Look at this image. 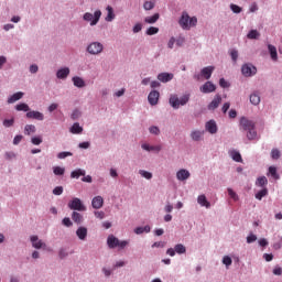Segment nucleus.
Wrapping results in <instances>:
<instances>
[{
	"mask_svg": "<svg viewBox=\"0 0 282 282\" xmlns=\"http://www.w3.org/2000/svg\"><path fill=\"white\" fill-rule=\"evenodd\" d=\"M267 175H271V177H273V180L280 178L279 173L276 172V166H270Z\"/></svg>",
	"mask_w": 282,
	"mask_h": 282,
	"instance_id": "a19ab883",
	"label": "nucleus"
},
{
	"mask_svg": "<svg viewBox=\"0 0 282 282\" xmlns=\"http://www.w3.org/2000/svg\"><path fill=\"white\" fill-rule=\"evenodd\" d=\"M31 142L32 144H34L35 147H39V144H42L43 143V138L41 137H33L31 139Z\"/></svg>",
	"mask_w": 282,
	"mask_h": 282,
	"instance_id": "052dcab7",
	"label": "nucleus"
},
{
	"mask_svg": "<svg viewBox=\"0 0 282 282\" xmlns=\"http://www.w3.org/2000/svg\"><path fill=\"white\" fill-rule=\"evenodd\" d=\"M62 224L66 228H72V226H74V223H72V219L69 217L63 218Z\"/></svg>",
	"mask_w": 282,
	"mask_h": 282,
	"instance_id": "13d9d810",
	"label": "nucleus"
},
{
	"mask_svg": "<svg viewBox=\"0 0 282 282\" xmlns=\"http://www.w3.org/2000/svg\"><path fill=\"white\" fill-rule=\"evenodd\" d=\"M191 95H183L181 98H178L177 95H172L169 102L173 109H180V107L187 105Z\"/></svg>",
	"mask_w": 282,
	"mask_h": 282,
	"instance_id": "20e7f679",
	"label": "nucleus"
},
{
	"mask_svg": "<svg viewBox=\"0 0 282 282\" xmlns=\"http://www.w3.org/2000/svg\"><path fill=\"white\" fill-rule=\"evenodd\" d=\"M241 74L245 78H252V76H257V66L251 63L243 64L241 66Z\"/></svg>",
	"mask_w": 282,
	"mask_h": 282,
	"instance_id": "0eeeda50",
	"label": "nucleus"
},
{
	"mask_svg": "<svg viewBox=\"0 0 282 282\" xmlns=\"http://www.w3.org/2000/svg\"><path fill=\"white\" fill-rule=\"evenodd\" d=\"M239 127H240V131H250V129H254L256 124H254V121L246 117H241L239 120Z\"/></svg>",
	"mask_w": 282,
	"mask_h": 282,
	"instance_id": "9d476101",
	"label": "nucleus"
},
{
	"mask_svg": "<svg viewBox=\"0 0 282 282\" xmlns=\"http://www.w3.org/2000/svg\"><path fill=\"white\" fill-rule=\"evenodd\" d=\"M205 131H207V133H210V135H215V133L219 131V128L217 127V121L213 119L207 121L205 123Z\"/></svg>",
	"mask_w": 282,
	"mask_h": 282,
	"instance_id": "f3484780",
	"label": "nucleus"
},
{
	"mask_svg": "<svg viewBox=\"0 0 282 282\" xmlns=\"http://www.w3.org/2000/svg\"><path fill=\"white\" fill-rule=\"evenodd\" d=\"M91 206L95 208V210H100V208L105 206V199L102 196H95L91 200Z\"/></svg>",
	"mask_w": 282,
	"mask_h": 282,
	"instance_id": "4be33fe9",
	"label": "nucleus"
},
{
	"mask_svg": "<svg viewBox=\"0 0 282 282\" xmlns=\"http://www.w3.org/2000/svg\"><path fill=\"white\" fill-rule=\"evenodd\" d=\"M197 204L204 208H210V202L206 198V195L202 194L197 197Z\"/></svg>",
	"mask_w": 282,
	"mask_h": 282,
	"instance_id": "c756f323",
	"label": "nucleus"
},
{
	"mask_svg": "<svg viewBox=\"0 0 282 282\" xmlns=\"http://www.w3.org/2000/svg\"><path fill=\"white\" fill-rule=\"evenodd\" d=\"M70 72L72 70L69 69V67L64 66V67H61L56 70L55 76L58 80H67V78L69 77Z\"/></svg>",
	"mask_w": 282,
	"mask_h": 282,
	"instance_id": "f8f14e48",
	"label": "nucleus"
},
{
	"mask_svg": "<svg viewBox=\"0 0 282 282\" xmlns=\"http://www.w3.org/2000/svg\"><path fill=\"white\" fill-rule=\"evenodd\" d=\"M158 32H160V29L158 26H150L147 29L145 34L148 36H153L155 34H158Z\"/></svg>",
	"mask_w": 282,
	"mask_h": 282,
	"instance_id": "37998d69",
	"label": "nucleus"
},
{
	"mask_svg": "<svg viewBox=\"0 0 282 282\" xmlns=\"http://www.w3.org/2000/svg\"><path fill=\"white\" fill-rule=\"evenodd\" d=\"M68 208L74 212L78 210V213H85V210H87V207L78 197H75L70 202H68Z\"/></svg>",
	"mask_w": 282,
	"mask_h": 282,
	"instance_id": "423d86ee",
	"label": "nucleus"
},
{
	"mask_svg": "<svg viewBox=\"0 0 282 282\" xmlns=\"http://www.w3.org/2000/svg\"><path fill=\"white\" fill-rule=\"evenodd\" d=\"M70 133H73L74 135H80V133H83V127L80 126V123L75 122L73 123V126L69 128Z\"/></svg>",
	"mask_w": 282,
	"mask_h": 282,
	"instance_id": "2f4dec72",
	"label": "nucleus"
},
{
	"mask_svg": "<svg viewBox=\"0 0 282 282\" xmlns=\"http://www.w3.org/2000/svg\"><path fill=\"white\" fill-rule=\"evenodd\" d=\"M230 10L231 12H234V14H241V12L243 11V9L235 3L230 4Z\"/></svg>",
	"mask_w": 282,
	"mask_h": 282,
	"instance_id": "de8ad7c7",
	"label": "nucleus"
},
{
	"mask_svg": "<svg viewBox=\"0 0 282 282\" xmlns=\"http://www.w3.org/2000/svg\"><path fill=\"white\" fill-rule=\"evenodd\" d=\"M254 197L259 202H261L263 199V197H268V189H267V187H262V189H260L258 193H256Z\"/></svg>",
	"mask_w": 282,
	"mask_h": 282,
	"instance_id": "4c0bfd02",
	"label": "nucleus"
},
{
	"mask_svg": "<svg viewBox=\"0 0 282 282\" xmlns=\"http://www.w3.org/2000/svg\"><path fill=\"white\" fill-rule=\"evenodd\" d=\"M144 232H147V234L151 232V227L149 225H147L144 227L134 228L135 235H144Z\"/></svg>",
	"mask_w": 282,
	"mask_h": 282,
	"instance_id": "e433bc0d",
	"label": "nucleus"
},
{
	"mask_svg": "<svg viewBox=\"0 0 282 282\" xmlns=\"http://www.w3.org/2000/svg\"><path fill=\"white\" fill-rule=\"evenodd\" d=\"M175 42H176L177 47H182V45H184V43H186V37L180 35V36L175 40Z\"/></svg>",
	"mask_w": 282,
	"mask_h": 282,
	"instance_id": "680f3d73",
	"label": "nucleus"
},
{
	"mask_svg": "<svg viewBox=\"0 0 282 282\" xmlns=\"http://www.w3.org/2000/svg\"><path fill=\"white\" fill-rule=\"evenodd\" d=\"M15 110L17 111H25L28 113V112H30V106L28 104H24V102L18 104L15 106Z\"/></svg>",
	"mask_w": 282,
	"mask_h": 282,
	"instance_id": "79ce46f5",
	"label": "nucleus"
},
{
	"mask_svg": "<svg viewBox=\"0 0 282 282\" xmlns=\"http://www.w3.org/2000/svg\"><path fill=\"white\" fill-rule=\"evenodd\" d=\"M254 241H257V235L254 234H249L247 236V243H254Z\"/></svg>",
	"mask_w": 282,
	"mask_h": 282,
	"instance_id": "0e129e2a",
	"label": "nucleus"
},
{
	"mask_svg": "<svg viewBox=\"0 0 282 282\" xmlns=\"http://www.w3.org/2000/svg\"><path fill=\"white\" fill-rule=\"evenodd\" d=\"M260 37H261V33H259V31L257 30H251L247 34V39H249L250 41H258V39Z\"/></svg>",
	"mask_w": 282,
	"mask_h": 282,
	"instance_id": "c9c22d12",
	"label": "nucleus"
},
{
	"mask_svg": "<svg viewBox=\"0 0 282 282\" xmlns=\"http://www.w3.org/2000/svg\"><path fill=\"white\" fill-rule=\"evenodd\" d=\"M72 120H78L80 118V110L75 109L70 115Z\"/></svg>",
	"mask_w": 282,
	"mask_h": 282,
	"instance_id": "69168bd1",
	"label": "nucleus"
},
{
	"mask_svg": "<svg viewBox=\"0 0 282 282\" xmlns=\"http://www.w3.org/2000/svg\"><path fill=\"white\" fill-rule=\"evenodd\" d=\"M75 234L77 239H79V241H87V235H88L87 227L85 226L78 227Z\"/></svg>",
	"mask_w": 282,
	"mask_h": 282,
	"instance_id": "aec40b11",
	"label": "nucleus"
},
{
	"mask_svg": "<svg viewBox=\"0 0 282 282\" xmlns=\"http://www.w3.org/2000/svg\"><path fill=\"white\" fill-rule=\"evenodd\" d=\"M169 257H175V254H186V247L182 243H177L174 248H169L166 250Z\"/></svg>",
	"mask_w": 282,
	"mask_h": 282,
	"instance_id": "1a4fd4ad",
	"label": "nucleus"
},
{
	"mask_svg": "<svg viewBox=\"0 0 282 282\" xmlns=\"http://www.w3.org/2000/svg\"><path fill=\"white\" fill-rule=\"evenodd\" d=\"M72 83L74 87H77L78 89H83V87L87 86V84L85 83V79H83V77L80 76H74L72 78Z\"/></svg>",
	"mask_w": 282,
	"mask_h": 282,
	"instance_id": "393cba45",
	"label": "nucleus"
},
{
	"mask_svg": "<svg viewBox=\"0 0 282 282\" xmlns=\"http://www.w3.org/2000/svg\"><path fill=\"white\" fill-rule=\"evenodd\" d=\"M106 10H107V17L105 18V21H107V23H111V21L116 19V13H113V7L108 6Z\"/></svg>",
	"mask_w": 282,
	"mask_h": 282,
	"instance_id": "473e14b6",
	"label": "nucleus"
},
{
	"mask_svg": "<svg viewBox=\"0 0 282 282\" xmlns=\"http://www.w3.org/2000/svg\"><path fill=\"white\" fill-rule=\"evenodd\" d=\"M216 90H217V86L209 80L199 87L200 94H213Z\"/></svg>",
	"mask_w": 282,
	"mask_h": 282,
	"instance_id": "ddd939ff",
	"label": "nucleus"
},
{
	"mask_svg": "<svg viewBox=\"0 0 282 282\" xmlns=\"http://www.w3.org/2000/svg\"><path fill=\"white\" fill-rule=\"evenodd\" d=\"M249 101L254 106L258 107V105H261V95L259 91H253L249 96Z\"/></svg>",
	"mask_w": 282,
	"mask_h": 282,
	"instance_id": "5701e85b",
	"label": "nucleus"
},
{
	"mask_svg": "<svg viewBox=\"0 0 282 282\" xmlns=\"http://www.w3.org/2000/svg\"><path fill=\"white\" fill-rule=\"evenodd\" d=\"M156 78L160 83H171L175 78V75L173 73H160Z\"/></svg>",
	"mask_w": 282,
	"mask_h": 282,
	"instance_id": "412c9836",
	"label": "nucleus"
},
{
	"mask_svg": "<svg viewBox=\"0 0 282 282\" xmlns=\"http://www.w3.org/2000/svg\"><path fill=\"white\" fill-rule=\"evenodd\" d=\"M176 180L177 182H186L187 180H191V171L186 169H180L176 172Z\"/></svg>",
	"mask_w": 282,
	"mask_h": 282,
	"instance_id": "2eb2a0df",
	"label": "nucleus"
},
{
	"mask_svg": "<svg viewBox=\"0 0 282 282\" xmlns=\"http://www.w3.org/2000/svg\"><path fill=\"white\" fill-rule=\"evenodd\" d=\"M178 25L185 31L197 28V17H191L188 12L183 11L178 19Z\"/></svg>",
	"mask_w": 282,
	"mask_h": 282,
	"instance_id": "f257e3e1",
	"label": "nucleus"
},
{
	"mask_svg": "<svg viewBox=\"0 0 282 282\" xmlns=\"http://www.w3.org/2000/svg\"><path fill=\"white\" fill-rule=\"evenodd\" d=\"M4 160H8L9 162L12 160H17V153L12 151H8L4 153Z\"/></svg>",
	"mask_w": 282,
	"mask_h": 282,
	"instance_id": "09e8293b",
	"label": "nucleus"
},
{
	"mask_svg": "<svg viewBox=\"0 0 282 282\" xmlns=\"http://www.w3.org/2000/svg\"><path fill=\"white\" fill-rule=\"evenodd\" d=\"M160 21V13H154L153 15H149L144 18V23H148V25H153Z\"/></svg>",
	"mask_w": 282,
	"mask_h": 282,
	"instance_id": "c85d7f7f",
	"label": "nucleus"
},
{
	"mask_svg": "<svg viewBox=\"0 0 282 282\" xmlns=\"http://www.w3.org/2000/svg\"><path fill=\"white\" fill-rule=\"evenodd\" d=\"M24 133H25V135H31V133H36V126H34V124H26L24 127Z\"/></svg>",
	"mask_w": 282,
	"mask_h": 282,
	"instance_id": "ea45409f",
	"label": "nucleus"
},
{
	"mask_svg": "<svg viewBox=\"0 0 282 282\" xmlns=\"http://www.w3.org/2000/svg\"><path fill=\"white\" fill-rule=\"evenodd\" d=\"M139 175L143 177V180H153V173L147 170H139Z\"/></svg>",
	"mask_w": 282,
	"mask_h": 282,
	"instance_id": "58836bf2",
	"label": "nucleus"
},
{
	"mask_svg": "<svg viewBox=\"0 0 282 282\" xmlns=\"http://www.w3.org/2000/svg\"><path fill=\"white\" fill-rule=\"evenodd\" d=\"M227 193H228L229 197H231V199H234V202H239V195H237L232 188L229 187L227 189Z\"/></svg>",
	"mask_w": 282,
	"mask_h": 282,
	"instance_id": "603ef678",
	"label": "nucleus"
},
{
	"mask_svg": "<svg viewBox=\"0 0 282 282\" xmlns=\"http://www.w3.org/2000/svg\"><path fill=\"white\" fill-rule=\"evenodd\" d=\"M215 72V66H207L200 70V76H203L206 80H210V76Z\"/></svg>",
	"mask_w": 282,
	"mask_h": 282,
	"instance_id": "b1692460",
	"label": "nucleus"
},
{
	"mask_svg": "<svg viewBox=\"0 0 282 282\" xmlns=\"http://www.w3.org/2000/svg\"><path fill=\"white\" fill-rule=\"evenodd\" d=\"M24 94L23 91H18V93H14L12 96H10L8 98V104L9 105H14V102H17L18 100H21V98H23Z\"/></svg>",
	"mask_w": 282,
	"mask_h": 282,
	"instance_id": "cd10ccee",
	"label": "nucleus"
},
{
	"mask_svg": "<svg viewBox=\"0 0 282 282\" xmlns=\"http://www.w3.org/2000/svg\"><path fill=\"white\" fill-rule=\"evenodd\" d=\"M230 56H231V59L234 61V63H237V58H239V51L237 50H231L230 51Z\"/></svg>",
	"mask_w": 282,
	"mask_h": 282,
	"instance_id": "e2e57ef3",
	"label": "nucleus"
},
{
	"mask_svg": "<svg viewBox=\"0 0 282 282\" xmlns=\"http://www.w3.org/2000/svg\"><path fill=\"white\" fill-rule=\"evenodd\" d=\"M151 135H160V128L158 126H151L149 128Z\"/></svg>",
	"mask_w": 282,
	"mask_h": 282,
	"instance_id": "6e6d98bb",
	"label": "nucleus"
},
{
	"mask_svg": "<svg viewBox=\"0 0 282 282\" xmlns=\"http://www.w3.org/2000/svg\"><path fill=\"white\" fill-rule=\"evenodd\" d=\"M67 257H69V251L65 248H61L58 250V258L63 261L64 259H67Z\"/></svg>",
	"mask_w": 282,
	"mask_h": 282,
	"instance_id": "a18cd8bd",
	"label": "nucleus"
},
{
	"mask_svg": "<svg viewBox=\"0 0 282 282\" xmlns=\"http://www.w3.org/2000/svg\"><path fill=\"white\" fill-rule=\"evenodd\" d=\"M107 246L110 250L119 248V250H124L129 246V240H120L113 235H109L107 238Z\"/></svg>",
	"mask_w": 282,
	"mask_h": 282,
	"instance_id": "7ed1b4c3",
	"label": "nucleus"
},
{
	"mask_svg": "<svg viewBox=\"0 0 282 282\" xmlns=\"http://www.w3.org/2000/svg\"><path fill=\"white\" fill-rule=\"evenodd\" d=\"M53 173H54V175L63 176V175H65V167L53 166Z\"/></svg>",
	"mask_w": 282,
	"mask_h": 282,
	"instance_id": "49530a36",
	"label": "nucleus"
},
{
	"mask_svg": "<svg viewBox=\"0 0 282 282\" xmlns=\"http://www.w3.org/2000/svg\"><path fill=\"white\" fill-rule=\"evenodd\" d=\"M219 105H221V95L217 94L215 95L214 99L208 104L207 109L208 111H215V109L219 108Z\"/></svg>",
	"mask_w": 282,
	"mask_h": 282,
	"instance_id": "a211bd4d",
	"label": "nucleus"
},
{
	"mask_svg": "<svg viewBox=\"0 0 282 282\" xmlns=\"http://www.w3.org/2000/svg\"><path fill=\"white\" fill-rule=\"evenodd\" d=\"M269 54L271 56V59L273 63H276L279 61V53L276 52V46L272 44H268Z\"/></svg>",
	"mask_w": 282,
	"mask_h": 282,
	"instance_id": "bb28decb",
	"label": "nucleus"
},
{
	"mask_svg": "<svg viewBox=\"0 0 282 282\" xmlns=\"http://www.w3.org/2000/svg\"><path fill=\"white\" fill-rule=\"evenodd\" d=\"M223 264L226 265V268H230V265H232V258H230V256H224Z\"/></svg>",
	"mask_w": 282,
	"mask_h": 282,
	"instance_id": "3c124183",
	"label": "nucleus"
},
{
	"mask_svg": "<svg viewBox=\"0 0 282 282\" xmlns=\"http://www.w3.org/2000/svg\"><path fill=\"white\" fill-rule=\"evenodd\" d=\"M87 175V171L83 169H76L70 172L72 180H79L80 177H85Z\"/></svg>",
	"mask_w": 282,
	"mask_h": 282,
	"instance_id": "a878e982",
	"label": "nucleus"
},
{
	"mask_svg": "<svg viewBox=\"0 0 282 282\" xmlns=\"http://www.w3.org/2000/svg\"><path fill=\"white\" fill-rule=\"evenodd\" d=\"M100 17H102V11L96 10L93 13L86 12L83 15V19L87 22L90 23V26L94 28V25H98V21H100Z\"/></svg>",
	"mask_w": 282,
	"mask_h": 282,
	"instance_id": "39448f33",
	"label": "nucleus"
},
{
	"mask_svg": "<svg viewBox=\"0 0 282 282\" xmlns=\"http://www.w3.org/2000/svg\"><path fill=\"white\" fill-rule=\"evenodd\" d=\"M229 155L231 158V160H234V162H243V159L241 158V153H239V151L237 150H231L229 152Z\"/></svg>",
	"mask_w": 282,
	"mask_h": 282,
	"instance_id": "72a5a7b5",
	"label": "nucleus"
},
{
	"mask_svg": "<svg viewBox=\"0 0 282 282\" xmlns=\"http://www.w3.org/2000/svg\"><path fill=\"white\" fill-rule=\"evenodd\" d=\"M248 140H257V130L256 128L247 130Z\"/></svg>",
	"mask_w": 282,
	"mask_h": 282,
	"instance_id": "c03bdc74",
	"label": "nucleus"
},
{
	"mask_svg": "<svg viewBox=\"0 0 282 282\" xmlns=\"http://www.w3.org/2000/svg\"><path fill=\"white\" fill-rule=\"evenodd\" d=\"M72 219H73L74 224H77V226H80V224H83V221H85V218L78 212L72 213Z\"/></svg>",
	"mask_w": 282,
	"mask_h": 282,
	"instance_id": "7c9ffc66",
	"label": "nucleus"
},
{
	"mask_svg": "<svg viewBox=\"0 0 282 282\" xmlns=\"http://www.w3.org/2000/svg\"><path fill=\"white\" fill-rule=\"evenodd\" d=\"M30 241H31L32 248H34L35 250H45V248H47V243H45L36 235L30 236Z\"/></svg>",
	"mask_w": 282,
	"mask_h": 282,
	"instance_id": "6e6552de",
	"label": "nucleus"
},
{
	"mask_svg": "<svg viewBox=\"0 0 282 282\" xmlns=\"http://www.w3.org/2000/svg\"><path fill=\"white\" fill-rule=\"evenodd\" d=\"M142 151H147V153H160L162 151V144L151 145L147 142L141 144Z\"/></svg>",
	"mask_w": 282,
	"mask_h": 282,
	"instance_id": "9b49d317",
	"label": "nucleus"
},
{
	"mask_svg": "<svg viewBox=\"0 0 282 282\" xmlns=\"http://www.w3.org/2000/svg\"><path fill=\"white\" fill-rule=\"evenodd\" d=\"M271 158L272 160H279V158H281V151H279V149H272Z\"/></svg>",
	"mask_w": 282,
	"mask_h": 282,
	"instance_id": "4d7b16f0",
	"label": "nucleus"
},
{
	"mask_svg": "<svg viewBox=\"0 0 282 282\" xmlns=\"http://www.w3.org/2000/svg\"><path fill=\"white\" fill-rule=\"evenodd\" d=\"M86 52L90 56H100L105 52V44L99 41H93L87 44Z\"/></svg>",
	"mask_w": 282,
	"mask_h": 282,
	"instance_id": "f03ea898",
	"label": "nucleus"
},
{
	"mask_svg": "<svg viewBox=\"0 0 282 282\" xmlns=\"http://www.w3.org/2000/svg\"><path fill=\"white\" fill-rule=\"evenodd\" d=\"M72 155H74V153L64 151V152L57 153V159L65 160V158H72Z\"/></svg>",
	"mask_w": 282,
	"mask_h": 282,
	"instance_id": "8fccbe9b",
	"label": "nucleus"
},
{
	"mask_svg": "<svg viewBox=\"0 0 282 282\" xmlns=\"http://www.w3.org/2000/svg\"><path fill=\"white\" fill-rule=\"evenodd\" d=\"M132 32L133 34H138V32H142V24L140 23L134 24L132 28Z\"/></svg>",
	"mask_w": 282,
	"mask_h": 282,
	"instance_id": "338daca9",
	"label": "nucleus"
},
{
	"mask_svg": "<svg viewBox=\"0 0 282 282\" xmlns=\"http://www.w3.org/2000/svg\"><path fill=\"white\" fill-rule=\"evenodd\" d=\"M153 8H155V2H153V1H145L143 3V9L145 11L153 10Z\"/></svg>",
	"mask_w": 282,
	"mask_h": 282,
	"instance_id": "864d4df0",
	"label": "nucleus"
},
{
	"mask_svg": "<svg viewBox=\"0 0 282 282\" xmlns=\"http://www.w3.org/2000/svg\"><path fill=\"white\" fill-rule=\"evenodd\" d=\"M26 118L29 120H39L40 122H43V120H45V115L37 110H30L26 112Z\"/></svg>",
	"mask_w": 282,
	"mask_h": 282,
	"instance_id": "4468645a",
	"label": "nucleus"
},
{
	"mask_svg": "<svg viewBox=\"0 0 282 282\" xmlns=\"http://www.w3.org/2000/svg\"><path fill=\"white\" fill-rule=\"evenodd\" d=\"M148 101L151 107H155L160 102V91L151 90L148 95Z\"/></svg>",
	"mask_w": 282,
	"mask_h": 282,
	"instance_id": "dca6fc26",
	"label": "nucleus"
},
{
	"mask_svg": "<svg viewBox=\"0 0 282 282\" xmlns=\"http://www.w3.org/2000/svg\"><path fill=\"white\" fill-rule=\"evenodd\" d=\"M256 186L259 188H265V186H268V178L265 176H259L256 180Z\"/></svg>",
	"mask_w": 282,
	"mask_h": 282,
	"instance_id": "f704fd0d",
	"label": "nucleus"
},
{
	"mask_svg": "<svg viewBox=\"0 0 282 282\" xmlns=\"http://www.w3.org/2000/svg\"><path fill=\"white\" fill-rule=\"evenodd\" d=\"M3 127L7 129H10V127L14 126V119H4L2 122Z\"/></svg>",
	"mask_w": 282,
	"mask_h": 282,
	"instance_id": "bf43d9fd",
	"label": "nucleus"
},
{
	"mask_svg": "<svg viewBox=\"0 0 282 282\" xmlns=\"http://www.w3.org/2000/svg\"><path fill=\"white\" fill-rule=\"evenodd\" d=\"M101 272H102L104 276H106V279H109V276H111V274H113V270H111L107 267H104L101 269Z\"/></svg>",
	"mask_w": 282,
	"mask_h": 282,
	"instance_id": "5fc2aeb1",
	"label": "nucleus"
},
{
	"mask_svg": "<svg viewBox=\"0 0 282 282\" xmlns=\"http://www.w3.org/2000/svg\"><path fill=\"white\" fill-rule=\"evenodd\" d=\"M205 132L202 130H194L189 133L192 142H202L204 140Z\"/></svg>",
	"mask_w": 282,
	"mask_h": 282,
	"instance_id": "6ab92c4d",
	"label": "nucleus"
},
{
	"mask_svg": "<svg viewBox=\"0 0 282 282\" xmlns=\"http://www.w3.org/2000/svg\"><path fill=\"white\" fill-rule=\"evenodd\" d=\"M53 195H63V186H56L53 189Z\"/></svg>",
	"mask_w": 282,
	"mask_h": 282,
	"instance_id": "774afa93",
	"label": "nucleus"
}]
</instances>
